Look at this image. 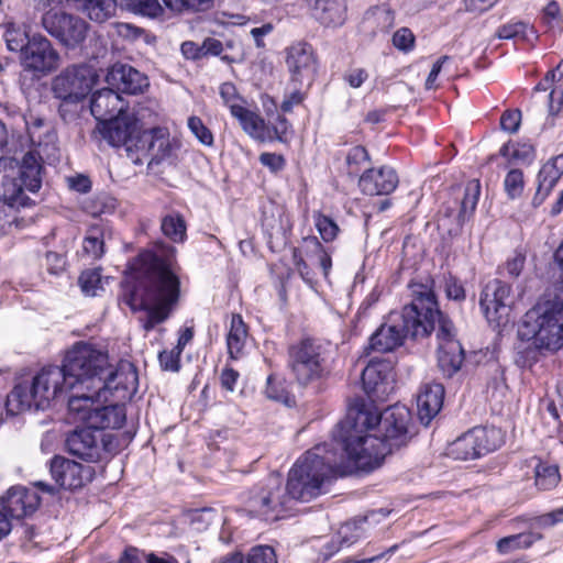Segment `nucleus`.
Listing matches in <instances>:
<instances>
[{
	"mask_svg": "<svg viewBox=\"0 0 563 563\" xmlns=\"http://www.w3.org/2000/svg\"><path fill=\"white\" fill-rule=\"evenodd\" d=\"M180 351L174 347L170 351H163L158 355L161 366L166 371L177 372L179 369Z\"/></svg>",
	"mask_w": 563,
	"mask_h": 563,
	"instance_id": "obj_57",
	"label": "nucleus"
},
{
	"mask_svg": "<svg viewBox=\"0 0 563 563\" xmlns=\"http://www.w3.org/2000/svg\"><path fill=\"white\" fill-rule=\"evenodd\" d=\"M438 324V366L442 374L452 377L461 369L464 362V350L456 339V331L451 320L439 310V317L435 318Z\"/></svg>",
	"mask_w": 563,
	"mask_h": 563,
	"instance_id": "obj_14",
	"label": "nucleus"
},
{
	"mask_svg": "<svg viewBox=\"0 0 563 563\" xmlns=\"http://www.w3.org/2000/svg\"><path fill=\"white\" fill-rule=\"evenodd\" d=\"M104 253L103 231L100 227H91L82 241V254L89 260H98Z\"/></svg>",
	"mask_w": 563,
	"mask_h": 563,
	"instance_id": "obj_39",
	"label": "nucleus"
},
{
	"mask_svg": "<svg viewBox=\"0 0 563 563\" xmlns=\"http://www.w3.org/2000/svg\"><path fill=\"white\" fill-rule=\"evenodd\" d=\"M534 540L536 539L531 533H519L505 537L497 542V550L499 553L506 554L517 549L529 548Z\"/></svg>",
	"mask_w": 563,
	"mask_h": 563,
	"instance_id": "obj_46",
	"label": "nucleus"
},
{
	"mask_svg": "<svg viewBox=\"0 0 563 563\" xmlns=\"http://www.w3.org/2000/svg\"><path fill=\"white\" fill-rule=\"evenodd\" d=\"M446 455L459 461H467L479 457L471 431L449 444Z\"/></svg>",
	"mask_w": 563,
	"mask_h": 563,
	"instance_id": "obj_37",
	"label": "nucleus"
},
{
	"mask_svg": "<svg viewBox=\"0 0 563 563\" xmlns=\"http://www.w3.org/2000/svg\"><path fill=\"white\" fill-rule=\"evenodd\" d=\"M19 60L23 70L44 76L58 67L59 55L44 35L33 34Z\"/></svg>",
	"mask_w": 563,
	"mask_h": 563,
	"instance_id": "obj_16",
	"label": "nucleus"
},
{
	"mask_svg": "<svg viewBox=\"0 0 563 563\" xmlns=\"http://www.w3.org/2000/svg\"><path fill=\"white\" fill-rule=\"evenodd\" d=\"M114 2L118 7L150 18H157L164 12L158 0H114Z\"/></svg>",
	"mask_w": 563,
	"mask_h": 563,
	"instance_id": "obj_41",
	"label": "nucleus"
},
{
	"mask_svg": "<svg viewBox=\"0 0 563 563\" xmlns=\"http://www.w3.org/2000/svg\"><path fill=\"white\" fill-rule=\"evenodd\" d=\"M232 117L241 124L243 131L252 139L260 142L273 141L272 130L265 120L256 112L245 107H232Z\"/></svg>",
	"mask_w": 563,
	"mask_h": 563,
	"instance_id": "obj_30",
	"label": "nucleus"
},
{
	"mask_svg": "<svg viewBox=\"0 0 563 563\" xmlns=\"http://www.w3.org/2000/svg\"><path fill=\"white\" fill-rule=\"evenodd\" d=\"M260 162L273 173L284 169L286 165V161L283 155L268 152L260 155Z\"/></svg>",
	"mask_w": 563,
	"mask_h": 563,
	"instance_id": "obj_58",
	"label": "nucleus"
},
{
	"mask_svg": "<svg viewBox=\"0 0 563 563\" xmlns=\"http://www.w3.org/2000/svg\"><path fill=\"white\" fill-rule=\"evenodd\" d=\"M497 34L500 38L505 40H521L531 42L532 40L537 38L533 27L521 21L509 22L500 26Z\"/></svg>",
	"mask_w": 563,
	"mask_h": 563,
	"instance_id": "obj_40",
	"label": "nucleus"
},
{
	"mask_svg": "<svg viewBox=\"0 0 563 563\" xmlns=\"http://www.w3.org/2000/svg\"><path fill=\"white\" fill-rule=\"evenodd\" d=\"M188 128L196 139L205 146H212L214 139L212 132L205 125L199 117L188 118Z\"/></svg>",
	"mask_w": 563,
	"mask_h": 563,
	"instance_id": "obj_51",
	"label": "nucleus"
},
{
	"mask_svg": "<svg viewBox=\"0 0 563 563\" xmlns=\"http://www.w3.org/2000/svg\"><path fill=\"white\" fill-rule=\"evenodd\" d=\"M444 398V387L439 383H426L417 396V409L420 421L428 426L440 412Z\"/></svg>",
	"mask_w": 563,
	"mask_h": 563,
	"instance_id": "obj_28",
	"label": "nucleus"
},
{
	"mask_svg": "<svg viewBox=\"0 0 563 563\" xmlns=\"http://www.w3.org/2000/svg\"><path fill=\"white\" fill-rule=\"evenodd\" d=\"M521 121L519 110L506 111L500 118V126L504 131L515 133L518 131Z\"/></svg>",
	"mask_w": 563,
	"mask_h": 563,
	"instance_id": "obj_59",
	"label": "nucleus"
},
{
	"mask_svg": "<svg viewBox=\"0 0 563 563\" xmlns=\"http://www.w3.org/2000/svg\"><path fill=\"white\" fill-rule=\"evenodd\" d=\"M3 40L10 52L21 55L31 42V36L20 25L8 22L4 24Z\"/></svg>",
	"mask_w": 563,
	"mask_h": 563,
	"instance_id": "obj_38",
	"label": "nucleus"
},
{
	"mask_svg": "<svg viewBox=\"0 0 563 563\" xmlns=\"http://www.w3.org/2000/svg\"><path fill=\"white\" fill-rule=\"evenodd\" d=\"M43 27L63 45L76 47L84 42L88 24L78 16L49 10L42 18Z\"/></svg>",
	"mask_w": 563,
	"mask_h": 563,
	"instance_id": "obj_17",
	"label": "nucleus"
},
{
	"mask_svg": "<svg viewBox=\"0 0 563 563\" xmlns=\"http://www.w3.org/2000/svg\"><path fill=\"white\" fill-rule=\"evenodd\" d=\"M223 51V44L221 41L214 37H207L202 42V55L203 57L212 55L219 56Z\"/></svg>",
	"mask_w": 563,
	"mask_h": 563,
	"instance_id": "obj_64",
	"label": "nucleus"
},
{
	"mask_svg": "<svg viewBox=\"0 0 563 563\" xmlns=\"http://www.w3.org/2000/svg\"><path fill=\"white\" fill-rule=\"evenodd\" d=\"M49 472L56 485L65 489H77L91 478L92 470L63 456H54Z\"/></svg>",
	"mask_w": 563,
	"mask_h": 563,
	"instance_id": "obj_19",
	"label": "nucleus"
},
{
	"mask_svg": "<svg viewBox=\"0 0 563 563\" xmlns=\"http://www.w3.org/2000/svg\"><path fill=\"white\" fill-rule=\"evenodd\" d=\"M12 161L0 158V197L12 208L26 207L31 199L24 190L37 192L42 185L40 166L33 154L24 155L19 168V177H13Z\"/></svg>",
	"mask_w": 563,
	"mask_h": 563,
	"instance_id": "obj_9",
	"label": "nucleus"
},
{
	"mask_svg": "<svg viewBox=\"0 0 563 563\" xmlns=\"http://www.w3.org/2000/svg\"><path fill=\"white\" fill-rule=\"evenodd\" d=\"M286 63L292 79L298 82H311L317 74V57L308 43L291 45L287 51Z\"/></svg>",
	"mask_w": 563,
	"mask_h": 563,
	"instance_id": "obj_20",
	"label": "nucleus"
},
{
	"mask_svg": "<svg viewBox=\"0 0 563 563\" xmlns=\"http://www.w3.org/2000/svg\"><path fill=\"white\" fill-rule=\"evenodd\" d=\"M265 394L269 399H273V400H277V401H286L287 400V390L284 386V383L275 375H269L267 377Z\"/></svg>",
	"mask_w": 563,
	"mask_h": 563,
	"instance_id": "obj_55",
	"label": "nucleus"
},
{
	"mask_svg": "<svg viewBox=\"0 0 563 563\" xmlns=\"http://www.w3.org/2000/svg\"><path fill=\"white\" fill-rule=\"evenodd\" d=\"M311 15L325 26H341L346 19L344 0H307Z\"/></svg>",
	"mask_w": 563,
	"mask_h": 563,
	"instance_id": "obj_29",
	"label": "nucleus"
},
{
	"mask_svg": "<svg viewBox=\"0 0 563 563\" xmlns=\"http://www.w3.org/2000/svg\"><path fill=\"white\" fill-rule=\"evenodd\" d=\"M505 190L510 198L521 195L523 189V174L519 169H511L505 177Z\"/></svg>",
	"mask_w": 563,
	"mask_h": 563,
	"instance_id": "obj_52",
	"label": "nucleus"
},
{
	"mask_svg": "<svg viewBox=\"0 0 563 563\" xmlns=\"http://www.w3.org/2000/svg\"><path fill=\"white\" fill-rule=\"evenodd\" d=\"M328 445H317L307 451L290 468L287 490L296 500L308 503L328 492V486L336 472L353 473L349 459L339 464L334 454L327 450ZM345 457H347L345 455Z\"/></svg>",
	"mask_w": 563,
	"mask_h": 563,
	"instance_id": "obj_5",
	"label": "nucleus"
},
{
	"mask_svg": "<svg viewBox=\"0 0 563 563\" xmlns=\"http://www.w3.org/2000/svg\"><path fill=\"white\" fill-rule=\"evenodd\" d=\"M360 537L361 532L356 522H347L339 529L336 536L323 545L321 554L327 560L341 549L351 547Z\"/></svg>",
	"mask_w": 563,
	"mask_h": 563,
	"instance_id": "obj_34",
	"label": "nucleus"
},
{
	"mask_svg": "<svg viewBox=\"0 0 563 563\" xmlns=\"http://www.w3.org/2000/svg\"><path fill=\"white\" fill-rule=\"evenodd\" d=\"M543 22L549 26H553L562 20L561 7L556 1H550L543 9Z\"/></svg>",
	"mask_w": 563,
	"mask_h": 563,
	"instance_id": "obj_60",
	"label": "nucleus"
},
{
	"mask_svg": "<svg viewBox=\"0 0 563 563\" xmlns=\"http://www.w3.org/2000/svg\"><path fill=\"white\" fill-rule=\"evenodd\" d=\"M27 134L32 145L35 147L29 154H33L36 157L40 167V159L56 157L58 151L57 134L51 123L43 119L34 118L31 122H27Z\"/></svg>",
	"mask_w": 563,
	"mask_h": 563,
	"instance_id": "obj_21",
	"label": "nucleus"
},
{
	"mask_svg": "<svg viewBox=\"0 0 563 563\" xmlns=\"http://www.w3.org/2000/svg\"><path fill=\"white\" fill-rule=\"evenodd\" d=\"M98 76L88 65H74L64 69L53 79L52 90L55 98L77 103L92 89Z\"/></svg>",
	"mask_w": 563,
	"mask_h": 563,
	"instance_id": "obj_13",
	"label": "nucleus"
},
{
	"mask_svg": "<svg viewBox=\"0 0 563 563\" xmlns=\"http://www.w3.org/2000/svg\"><path fill=\"white\" fill-rule=\"evenodd\" d=\"M559 467L547 463H539L536 466V485L541 490L554 488L560 482Z\"/></svg>",
	"mask_w": 563,
	"mask_h": 563,
	"instance_id": "obj_42",
	"label": "nucleus"
},
{
	"mask_svg": "<svg viewBox=\"0 0 563 563\" xmlns=\"http://www.w3.org/2000/svg\"><path fill=\"white\" fill-rule=\"evenodd\" d=\"M470 431L479 456L499 449L504 443V434L498 428L476 427Z\"/></svg>",
	"mask_w": 563,
	"mask_h": 563,
	"instance_id": "obj_35",
	"label": "nucleus"
},
{
	"mask_svg": "<svg viewBox=\"0 0 563 563\" xmlns=\"http://www.w3.org/2000/svg\"><path fill=\"white\" fill-rule=\"evenodd\" d=\"M75 389L63 366H45L33 377L31 384L16 385L7 397L5 409L18 415L31 408L46 409L53 401Z\"/></svg>",
	"mask_w": 563,
	"mask_h": 563,
	"instance_id": "obj_6",
	"label": "nucleus"
},
{
	"mask_svg": "<svg viewBox=\"0 0 563 563\" xmlns=\"http://www.w3.org/2000/svg\"><path fill=\"white\" fill-rule=\"evenodd\" d=\"M106 81L117 91L137 95L150 85L148 78L130 65L115 64L106 76Z\"/></svg>",
	"mask_w": 563,
	"mask_h": 563,
	"instance_id": "obj_23",
	"label": "nucleus"
},
{
	"mask_svg": "<svg viewBox=\"0 0 563 563\" xmlns=\"http://www.w3.org/2000/svg\"><path fill=\"white\" fill-rule=\"evenodd\" d=\"M3 509L11 518H23L33 514L40 506V497L25 487H12L2 499Z\"/></svg>",
	"mask_w": 563,
	"mask_h": 563,
	"instance_id": "obj_26",
	"label": "nucleus"
},
{
	"mask_svg": "<svg viewBox=\"0 0 563 563\" xmlns=\"http://www.w3.org/2000/svg\"><path fill=\"white\" fill-rule=\"evenodd\" d=\"M292 498L287 485L278 474H271L266 479L255 485L247 497V510L267 521L282 519L291 508Z\"/></svg>",
	"mask_w": 563,
	"mask_h": 563,
	"instance_id": "obj_10",
	"label": "nucleus"
},
{
	"mask_svg": "<svg viewBox=\"0 0 563 563\" xmlns=\"http://www.w3.org/2000/svg\"><path fill=\"white\" fill-rule=\"evenodd\" d=\"M162 231L174 242H183L186 236V223L179 214H169L162 221Z\"/></svg>",
	"mask_w": 563,
	"mask_h": 563,
	"instance_id": "obj_45",
	"label": "nucleus"
},
{
	"mask_svg": "<svg viewBox=\"0 0 563 563\" xmlns=\"http://www.w3.org/2000/svg\"><path fill=\"white\" fill-rule=\"evenodd\" d=\"M246 563H277V559L272 547L260 545L250 551Z\"/></svg>",
	"mask_w": 563,
	"mask_h": 563,
	"instance_id": "obj_54",
	"label": "nucleus"
},
{
	"mask_svg": "<svg viewBox=\"0 0 563 563\" xmlns=\"http://www.w3.org/2000/svg\"><path fill=\"white\" fill-rule=\"evenodd\" d=\"M500 155L514 162H529L533 158V147L529 144H505Z\"/></svg>",
	"mask_w": 563,
	"mask_h": 563,
	"instance_id": "obj_47",
	"label": "nucleus"
},
{
	"mask_svg": "<svg viewBox=\"0 0 563 563\" xmlns=\"http://www.w3.org/2000/svg\"><path fill=\"white\" fill-rule=\"evenodd\" d=\"M481 195V184L478 179H472L466 183L464 189V197L461 202L460 217L465 219L471 216L478 202Z\"/></svg>",
	"mask_w": 563,
	"mask_h": 563,
	"instance_id": "obj_43",
	"label": "nucleus"
},
{
	"mask_svg": "<svg viewBox=\"0 0 563 563\" xmlns=\"http://www.w3.org/2000/svg\"><path fill=\"white\" fill-rule=\"evenodd\" d=\"M526 262V256L521 253H516L511 258H509L504 268L507 274L511 277H518L523 269Z\"/></svg>",
	"mask_w": 563,
	"mask_h": 563,
	"instance_id": "obj_62",
	"label": "nucleus"
},
{
	"mask_svg": "<svg viewBox=\"0 0 563 563\" xmlns=\"http://www.w3.org/2000/svg\"><path fill=\"white\" fill-rule=\"evenodd\" d=\"M108 357L106 352L95 345L78 342L67 351L62 366L74 388L90 394L103 386L102 375L107 372Z\"/></svg>",
	"mask_w": 563,
	"mask_h": 563,
	"instance_id": "obj_8",
	"label": "nucleus"
},
{
	"mask_svg": "<svg viewBox=\"0 0 563 563\" xmlns=\"http://www.w3.org/2000/svg\"><path fill=\"white\" fill-rule=\"evenodd\" d=\"M103 386L96 391L97 397L108 400L114 396L118 400L130 397L137 390L139 376L135 366L130 362H120L114 368L107 360V372L102 375Z\"/></svg>",
	"mask_w": 563,
	"mask_h": 563,
	"instance_id": "obj_15",
	"label": "nucleus"
},
{
	"mask_svg": "<svg viewBox=\"0 0 563 563\" xmlns=\"http://www.w3.org/2000/svg\"><path fill=\"white\" fill-rule=\"evenodd\" d=\"M220 96L224 104L230 109L232 113V107H244L243 99L238 95L236 88L231 82H223L220 86Z\"/></svg>",
	"mask_w": 563,
	"mask_h": 563,
	"instance_id": "obj_56",
	"label": "nucleus"
},
{
	"mask_svg": "<svg viewBox=\"0 0 563 563\" xmlns=\"http://www.w3.org/2000/svg\"><path fill=\"white\" fill-rule=\"evenodd\" d=\"M563 175V154L550 158L538 174V188L533 202L540 205L552 191Z\"/></svg>",
	"mask_w": 563,
	"mask_h": 563,
	"instance_id": "obj_31",
	"label": "nucleus"
},
{
	"mask_svg": "<svg viewBox=\"0 0 563 563\" xmlns=\"http://www.w3.org/2000/svg\"><path fill=\"white\" fill-rule=\"evenodd\" d=\"M313 219L314 225L322 240L324 242H332L339 233L338 224L330 217H327L322 213H316Z\"/></svg>",
	"mask_w": 563,
	"mask_h": 563,
	"instance_id": "obj_49",
	"label": "nucleus"
},
{
	"mask_svg": "<svg viewBox=\"0 0 563 563\" xmlns=\"http://www.w3.org/2000/svg\"><path fill=\"white\" fill-rule=\"evenodd\" d=\"M125 101L117 90L113 88H103L93 92L90 102V111L102 124L125 112Z\"/></svg>",
	"mask_w": 563,
	"mask_h": 563,
	"instance_id": "obj_25",
	"label": "nucleus"
},
{
	"mask_svg": "<svg viewBox=\"0 0 563 563\" xmlns=\"http://www.w3.org/2000/svg\"><path fill=\"white\" fill-rule=\"evenodd\" d=\"M518 334L522 340L532 341L538 350H560L563 347V309L558 310L551 300L538 302L525 313Z\"/></svg>",
	"mask_w": 563,
	"mask_h": 563,
	"instance_id": "obj_7",
	"label": "nucleus"
},
{
	"mask_svg": "<svg viewBox=\"0 0 563 563\" xmlns=\"http://www.w3.org/2000/svg\"><path fill=\"white\" fill-rule=\"evenodd\" d=\"M173 12H197L208 9L212 0H162Z\"/></svg>",
	"mask_w": 563,
	"mask_h": 563,
	"instance_id": "obj_48",
	"label": "nucleus"
},
{
	"mask_svg": "<svg viewBox=\"0 0 563 563\" xmlns=\"http://www.w3.org/2000/svg\"><path fill=\"white\" fill-rule=\"evenodd\" d=\"M79 286L86 296H98L103 290V280L99 268L88 269L79 276Z\"/></svg>",
	"mask_w": 563,
	"mask_h": 563,
	"instance_id": "obj_44",
	"label": "nucleus"
},
{
	"mask_svg": "<svg viewBox=\"0 0 563 563\" xmlns=\"http://www.w3.org/2000/svg\"><path fill=\"white\" fill-rule=\"evenodd\" d=\"M328 345L303 339L289 349V366L297 382L307 385L327 372Z\"/></svg>",
	"mask_w": 563,
	"mask_h": 563,
	"instance_id": "obj_12",
	"label": "nucleus"
},
{
	"mask_svg": "<svg viewBox=\"0 0 563 563\" xmlns=\"http://www.w3.org/2000/svg\"><path fill=\"white\" fill-rule=\"evenodd\" d=\"M102 432L86 424L76 429L66 439V446L70 454L88 462H96L101 455Z\"/></svg>",
	"mask_w": 563,
	"mask_h": 563,
	"instance_id": "obj_22",
	"label": "nucleus"
},
{
	"mask_svg": "<svg viewBox=\"0 0 563 563\" xmlns=\"http://www.w3.org/2000/svg\"><path fill=\"white\" fill-rule=\"evenodd\" d=\"M104 398H98L96 391L90 394H74L68 401V408L76 415V419L101 432L103 429H118L123 426L126 412L123 405L107 402Z\"/></svg>",
	"mask_w": 563,
	"mask_h": 563,
	"instance_id": "obj_11",
	"label": "nucleus"
},
{
	"mask_svg": "<svg viewBox=\"0 0 563 563\" xmlns=\"http://www.w3.org/2000/svg\"><path fill=\"white\" fill-rule=\"evenodd\" d=\"M391 367L385 361H371L362 372L364 391L373 400L380 399L388 388Z\"/></svg>",
	"mask_w": 563,
	"mask_h": 563,
	"instance_id": "obj_27",
	"label": "nucleus"
},
{
	"mask_svg": "<svg viewBox=\"0 0 563 563\" xmlns=\"http://www.w3.org/2000/svg\"><path fill=\"white\" fill-rule=\"evenodd\" d=\"M302 251L303 255L311 262H316L320 265L324 276H328L332 266L331 256L316 236H308L303 239Z\"/></svg>",
	"mask_w": 563,
	"mask_h": 563,
	"instance_id": "obj_36",
	"label": "nucleus"
},
{
	"mask_svg": "<svg viewBox=\"0 0 563 563\" xmlns=\"http://www.w3.org/2000/svg\"><path fill=\"white\" fill-rule=\"evenodd\" d=\"M410 420L409 409L401 405L383 412L364 402L350 406L338 431L350 470L371 472L379 467L387 454L407 443Z\"/></svg>",
	"mask_w": 563,
	"mask_h": 563,
	"instance_id": "obj_1",
	"label": "nucleus"
},
{
	"mask_svg": "<svg viewBox=\"0 0 563 563\" xmlns=\"http://www.w3.org/2000/svg\"><path fill=\"white\" fill-rule=\"evenodd\" d=\"M128 269L142 289L124 292L122 300L133 311L147 312L143 328L151 331L169 317L180 296L175 249L162 245L155 252L142 251L129 263Z\"/></svg>",
	"mask_w": 563,
	"mask_h": 563,
	"instance_id": "obj_2",
	"label": "nucleus"
},
{
	"mask_svg": "<svg viewBox=\"0 0 563 563\" xmlns=\"http://www.w3.org/2000/svg\"><path fill=\"white\" fill-rule=\"evenodd\" d=\"M510 286L494 279L484 287L479 305L487 321L495 328H503L509 322Z\"/></svg>",
	"mask_w": 563,
	"mask_h": 563,
	"instance_id": "obj_18",
	"label": "nucleus"
},
{
	"mask_svg": "<svg viewBox=\"0 0 563 563\" xmlns=\"http://www.w3.org/2000/svg\"><path fill=\"white\" fill-rule=\"evenodd\" d=\"M246 340L247 330L242 317L240 314H233L227 335V347L230 358L239 360L244 355Z\"/></svg>",
	"mask_w": 563,
	"mask_h": 563,
	"instance_id": "obj_33",
	"label": "nucleus"
},
{
	"mask_svg": "<svg viewBox=\"0 0 563 563\" xmlns=\"http://www.w3.org/2000/svg\"><path fill=\"white\" fill-rule=\"evenodd\" d=\"M346 165L349 174L357 175L365 163L369 161V155L365 147L357 145L352 147L346 154Z\"/></svg>",
	"mask_w": 563,
	"mask_h": 563,
	"instance_id": "obj_50",
	"label": "nucleus"
},
{
	"mask_svg": "<svg viewBox=\"0 0 563 563\" xmlns=\"http://www.w3.org/2000/svg\"><path fill=\"white\" fill-rule=\"evenodd\" d=\"M101 134L112 146H123L136 165L148 159L159 164L169 153V141L159 129L144 130L134 114L123 112L101 124Z\"/></svg>",
	"mask_w": 563,
	"mask_h": 563,
	"instance_id": "obj_4",
	"label": "nucleus"
},
{
	"mask_svg": "<svg viewBox=\"0 0 563 563\" xmlns=\"http://www.w3.org/2000/svg\"><path fill=\"white\" fill-rule=\"evenodd\" d=\"M368 78V73L364 68H351L344 75V80L352 88H360Z\"/></svg>",
	"mask_w": 563,
	"mask_h": 563,
	"instance_id": "obj_61",
	"label": "nucleus"
},
{
	"mask_svg": "<svg viewBox=\"0 0 563 563\" xmlns=\"http://www.w3.org/2000/svg\"><path fill=\"white\" fill-rule=\"evenodd\" d=\"M114 0H74V10L86 13L95 22L102 23L117 11Z\"/></svg>",
	"mask_w": 563,
	"mask_h": 563,
	"instance_id": "obj_32",
	"label": "nucleus"
},
{
	"mask_svg": "<svg viewBox=\"0 0 563 563\" xmlns=\"http://www.w3.org/2000/svg\"><path fill=\"white\" fill-rule=\"evenodd\" d=\"M416 37L412 31L408 27H400L393 35V45L404 52L408 53L415 47Z\"/></svg>",
	"mask_w": 563,
	"mask_h": 563,
	"instance_id": "obj_53",
	"label": "nucleus"
},
{
	"mask_svg": "<svg viewBox=\"0 0 563 563\" xmlns=\"http://www.w3.org/2000/svg\"><path fill=\"white\" fill-rule=\"evenodd\" d=\"M398 183L396 172L389 166L368 168L358 179L361 191L368 196L389 195L397 188Z\"/></svg>",
	"mask_w": 563,
	"mask_h": 563,
	"instance_id": "obj_24",
	"label": "nucleus"
},
{
	"mask_svg": "<svg viewBox=\"0 0 563 563\" xmlns=\"http://www.w3.org/2000/svg\"><path fill=\"white\" fill-rule=\"evenodd\" d=\"M434 282H413L409 285L410 305L401 313H390L388 321L382 324L369 339L371 349L377 352H390L401 345L407 335L426 336L435 329L439 305L434 294Z\"/></svg>",
	"mask_w": 563,
	"mask_h": 563,
	"instance_id": "obj_3",
	"label": "nucleus"
},
{
	"mask_svg": "<svg viewBox=\"0 0 563 563\" xmlns=\"http://www.w3.org/2000/svg\"><path fill=\"white\" fill-rule=\"evenodd\" d=\"M445 294L449 299H454L457 301L465 299L464 287L453 277H450L445 282Z\"/></svg>",
	"mask_w": 563,
	"mask_h": 563,
	"instance_id": "obj_63",
	"label": "nucleus"
}]
</instances>
